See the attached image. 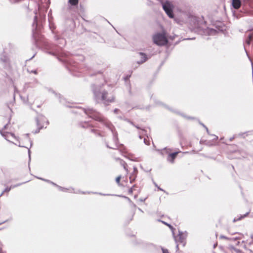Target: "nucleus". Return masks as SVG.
I'll use <instances>...</instances> for the list:
<instances>
[{
  "mask_svg": "<svg viewBox=\"0 0 253 253\" xmlns=\"http://www.w3.org/2000/svg\"><path fill=\"white\" fill-rule=\"evenodd\" d=\"M172 150V149L168 148L167 147H165L162 149L157 150V151H158L162 156L167 154V161L171 164H173L178 154L181 152L180 150H178L173 153H170V151H171Z\"/></svg>",
  "mask_w": 253,
  "mask_h": 253,
  "instance_id": "obj_5",
  "label": "nucleus"
},
{
  "mask_svg": "<svg viewBox=\"0 0 253 253\" xmlns=\"http://www.w3.org/2000/svg\"><path fill=\"white\" fill-rule=\"evenodd\" d=\"M4 192H3V191L1 192V193L0 194V197H1L3 194Z\"/></svg>",
  "mask_w": 253,
  "mask_h": 253,
  "instance_id": "obj_57",
  "label": "nucleus"
},
{
  "mask_svg": "<svg viewBox=\"0 0 253 253\" xmlns=\"http://www.w3.org/2000/svg\"><path fill=\"white\" fill-rule=\"evenodd\" d=\"M153 42L158 46H164L168 44L169 41L165 31L159 32L153 35Z\"/></svg>",
  "mask_w": 253,
  "mask_h": 253,
  "instance_id": "obj_4",
  "label": "nucleus"
},
{
  "mask_svg": "<svg viewBox=\"0 0 253 253\" xmlns=\"http://www.w3.org/2000/svg\"><path fill=\"white\" fill-rule=\"evenodd\" d=\"M0 63L3 65L4 68H8L10 66L9 60L7 56H3L0 57Z\"/></svg>",
  "mask_w": 253,
  "mask_h": 253,
  "instance_id": "obj_13",
  "label": "nucleus"
},
{
  "mask_svg": "<svg viewBox=\"0 0 253 253\" xmlns=\"http://www.w3.org/2000/svg\"><path fill=\"white\" fill-rule=\"evenodd\" d=\"M130 156H132V155H131V154H128L127 155H124V157H126V158H127L129 160H130V161H137L135 159H132L130 158Z\"/></svg>",
  "mask_w": 253,
  "mask_h": 253,
  "instance_id": "obj_32",
  "label": "nucleus"
},
{
  "mask_svg": "<svg viewBox=\"0 0 253 253\" xmlns=\"http://www.w3.org/2000/svg\"><path fill=\"white\" fill-rule=\"evenodd\" d=\"M219 238L220 239H225V240H230V241H236V240L237 239V237L232 238V237L226 236H225L223 235H221L219 237Z\"/></svg>",
  "mask_w": 253,
  "mask_h": 253,
  "instance_id": "obj_21",
  "label": "nucleus"
},
{
  "mask_svg": "<svg viewBox=\"0 0 253 253\" xmlns=\"http://www.w3.org/2000/svg\"><path fill=\"white\" fill-rule=\"evenodd\" d=\"M199 124H200L201 125H202L204 127H205V128H206V125H205L204 124H203V123H201L200 122H199Z\"/></svg>",
  "mask_w": 253,
  "mask_h": 253,
  "instance_id": "obj_50",
  "label": "nucleus"
},
{
  "mask_svg": "<svg viewBox=\"0 0 253 253\" xmlns=\"http://www.w3.org/2000/svg\"><path fill=\"white\" fill-rule=\"evenodd\" d=\"M129 178V180H130V183L133 182L135 180V179H136V177H135V176L132 177V175H130Z\"/></svg>",
  "mask_w": 253,
  "mask_h": 253,
  "instance_id": "obj_35",
  "label": "nucleus"
},
{
  "mask_svg": "<svg viewBox=\"0 0 253 253\" xmlns=\"http://www.w3.org/2000/svg\"><path fill=\"white\" fill-rule=\"evenodd\" d=\"M133 171L131 173L130 175H132V177H134L135 176V177H136L137 176V174L138 173V169H137V168L136 167H133Z\"/></svg>",
  "mask_w": 253,
  "mask_h": 253,
  "instance_id": "obj_25",
  "label": "nucleus"
},
{
  "mask_svg": "<svg viewBox=\"0 0 253 253\" xmlns=\"http://www.w3.org/2000/svg\"><path fill=\"white\" fill-rule=\"evenodd\" d=\"M135 186H136L135 185H133V186H132V187H131L130 189H129V190H128V193H129V194H132V192H133V188L134 187H135Z\"/></svg>",
  "mask_w": 253,
  "mask_h": 253,
  "instance_id": "obj_43",
  "label": "nucleus"
},
{
  "mask_svg": "<svg viewBox=\"0 0 253 253\" xmlns=\"http://www.w3.org/2000/svg\"><path fill=\"white\" fill-rule=\"evenodd\" d=\"M241 1L240 0H233L232 5L235 9H239L241 6Z\"/></svg>",
  "mask_w": 253,
  "mask_h": 253,
  "instance_id": "obj_18",
  "label": "nucleus"
},
{
  "mask_svg": "<svg viewBox=\"0 0 253 253\" xmlns=\"http://www.w3.org/2000/svg\"><path fill=\"white\" fill-rule=\"evenodd\" d=\"M90 131L91 132L93 133L96 136H100V137L103 136V135L100 132H99L98 131V130L97 129L91 128Z\"/></svg>",
  "mask_w": 253,
  "mask_h": 253,
  "instance_id": "obj_23",
  "label": "nucleus"
},
{
  "mask_svg": "<svg viewBox=\"0 0 253 253\" xmlns=\"http://www.w3.org/2000/svg\"><path fill=\"white\" fill-rule=\"evenodd\" d=\"M56 187L58 188V189L62 192H69L70 193H82V194H85L86 193L85 192H82L80 190H78V191H76L75 189L73 188H66L63 187H61L58 185L57 186H56Z\"/></svg>",
  "mask_w": 253,
  "mask_h": 253,
  "instance_id": "obj_12",
  "label": "nucleus"
},
{
  "mask_svg": "<svg viewBox=\"0 0 253 253\" xmlns=\"http://www.w3.org/2000/svg\"><path fill=\"white\" fill-rule=\"evenodd\" d=\"M158 221L162 222L165 225H167V226H168L169 228L171 230L172 232L173 233V231L175 230V229L170 224H169L165 221H162L161 219H158Z\"/></svg>",
  "mask_w": 253,
  "mask_h": 253,
  "instance_id": "obj_22",
  "label": "nucleus"
},
{
  "mask_svg": "<svg viewBox=\"0 0 253 253\" xmlns=\"http://www.w3.org/2000/svg\"><path fill=\"white\" fill-rule=\"evenodd\" d=\"M48 91L54 94L55 96L59 98L60 102L64 104L65 99L62 98L60 94L56 93L54 90H53L51 88L48 89Z\"/></svg>",
  "mask_w": 253,
  "mask_h": 253,
  "instance_id": "obj_17",
  "label": "nucleus"
},
{
  "mask_svg": "<svg viewBox=\"0 0 253 253\" xmlns=\"http://www.w3.org/2000/svg\"><path fill=\"white\" fill-rule=\"evenodd\" d=\"M46 182L48 183H50V184H51L52 185L54 186H57V184H56L55 183L51 181V180H46Z\"/></svg>",
  "mask_w": 253,
  "mask_h": 253,
  "instance_id": "obj_40",
  "label": "nucleus"
},
{
  "mask_svg": "<svg viewBox=\"0 0 253 253\" xmlns=\"http://www.w3.org/2000/svg\"><path fill=\"white\" fill-rule=\"evenodd\" d=\"M118 159L121 161V165L123 166L124 169H125V170L126 172H127L128 169H127V164L124 161H123V160H122V159H121L120 158H118Z\"/></svg>",
  "mask_w": 253,
  "mask_h": 253,
  "instance_id": "obj_24",
  "label": "nucleus"
},
{
  "mask_svg": "<svg viewBox=\"0 0 253 253\" xmlns=\"http://www.w3.org/2000/svg\"><path fill=\"white\" fill-rule=\"evenodd\" d=\"M137 55L140 58V59L137 60L135 63L133 64V65H135V66H134V69L137 68L138 65L144 63L149 58L147 54L144 52H138Z\"/></svg>",
  "mask_w": 253,
  "mask_h": 253,
  "instance_id": "obj_8",
  "label": "nucleus"
},
{
  "mask_svg": "<svg viewBox=\"0 0 253 253\" xmlns=\"http://www.w3.org/2000/svg\"><path fill=\"white\" fill-rule=\"evenodd\" d=\"M32 72L35 74H37V71L36 70L32 71Z\"/></svg>",
  "mask_w": 253,
  "mask_h": 253,
  "instance_id": "obj_52",
  "label": "nucleus"
},
{
  "mask_svg": "<svg viewBox=\"0 0 253 253\" xmlns=\"http://www.w3.org/2000/svg\"><path fill=\"white\" fill-rule=\"evenodd\" d=\"M11 189V187H10V186L9 187L7 186L4 189V190H3V192L6 193V195L7 196L8 193L10 191Z\"/></svg>",
  "mask_w": 253,
  "mask_h": 253,
  "instance_id": "obj_31",
  "label": "nucleus"
},
{
  "mask_svg": "<svg viewBox=\"0 0 253 253\" xmlns=\"http://www.w3.org/2000/svg\"><path fill=\"white\" fill-rule=\"evenodd\" d=\"M195 39V38H191V39H190V38H188V39H184V40H193V39Z\"/></svg>",
  "mask_w": 253,
  "mask_h": 253,
  "instance_id": "obj_60",
  "label": "nucleus"
},
{
  "mask_svg": "<svg viewBox=\"0 0 253 253\" xmlns=\"http://www.w3.org/2000/svg\"><path fill=\"white\" fill-rule=\"evenodd\" d=\"M10 120H11V117H10L8 119V123L4 126L3 129H5L7 128L8 124L10 123Z\"/></svg>",
  "mask_w": 253,
  "mask_h": 253,
  "instance_id": "obj_36",
  "label": "nucleus"
},
{
  "mask_svg": "<svg viewBox=\"0 0 253 253\" xmlns=\"http://www.w3.org/2000/svg\"><path fill=\"white\" fill-rule=\"evenodd\" d=\"M28 181H25V182H22V183H18V184H15V185H12L10 186V187H11V189L12 188H14L15 187H17L18 186H19L23 184H25L26 183H27Z\"/></svg>",
  "mask_w": 253,
  "mask_h": 253,
  "instance_id": "obj_29",
  "label": "nucleus"
},
{
  "mask_svg": "<svg viewBox=\"0 0 253 253\" xmlns=\"http://www.w3.org/2000/svg\"><path fill=\"white\" fill-rule=\"evenodd\" d=\"M176 251H178L179 250V247H178V244H177V245L176 246Z\"/></svg>",
  "mask_w": 253,
  "mask_h": 253,
  "instance_id": "obj_53",
  "label": "nucleus"
},
{
  "mask_svg": "<svg viewBox=\"0 0 253 253\" xmlns=\"http://www.w3.org/2000/svg\"><path fill=\"white\" fill-rule=\"evenodd\" d=\"M35 55H36V53H35V54H34L33 55V56H32L31 58H30V59H29V60H31V59H32V58H33L35 56Z\"/></svg>",
  "mask_w": 253,
  "mask_h": 253,
  "instance_id": "obj_61",
  "label": "nucleus"
},
{
  "mask_svg": "<svg viewBox=\"0 0 253 253\" xmlns=\"http://www.w3.org/2000/svg\"><path fill=\"white\" fill-rule=\"evenodd\" d=\"M218 136L214 134L208 133L207 134V143L209 146H212L216 144L217 142Z\"/></svg>",
  "mask_w": 253,
  "mask_h": 253,
  "instance_id": "obj_10",
  "label": "nucleus"
},
{
  "mask_svg": "<svg viewBox=\"0 0 253 253\" xmlns=\"http://www.w3.org/2000/svg\"><path fill=\"white\" fill-rule=\"evenodd\" d=\"M35 15L32 24V38L33 43L37 48H41L43 51L52 56L59 54L62 47L66 44L64 39L58 35L54 36V39L56 43L52 44L49 43L46 39L42 35L43 30V23L45 21V14L40 13L38 14L36 10L34 11Z\"/></svg>",
  "mask_w": 253,
  "mask_h": 253,
  "instance_id": "obj_1",
  "label": "nucleus"
},
{
  "mask_svg": "<svg viewBox=\"0 0 253 253\" xmlns=\"http://www.w3.org/2000/svg\"><path fill=\"white\" fill-rule=\"evenodd\" d=\"M153 183L154 184V185L158 188V190L161 191H164L163 189L160 188L154 180H153Z\"/></svg>",
  "mask_w": 253,
  "mask_h": 253,
  "instance_id": "obj_37",
  "label": "nucleus"
},
{
  "mask_svg": "<svg viewBox=\"0 0 253 253\" xmlns=\"http://www.w3.org/2000/svg\"><path fill=\"white\" fill-rule=\"evenodd\" d=\"M28 157H29L28 165H29V168L30 169V161H31V151L30 150V148H28Z\"/></svg>",
  "mask_w": 253,
  "mask_h": 253,
  "instance_id": "obj_33",
  "label": "nucleus"
},
{
  "mask_svg": "<svg viewBox=\"0 0 253 253\" xmlns=\"http://www.w3.org/2000/svg\"><path fill=\"white\" fill-rule=\"evenodd\" d=\"M36 125L37 126V128L34 131H33V132L34 134L39 133L40 132V130L42 129L43 127V125L42 124H41V123H39L38 120H37V123H36Z\"/></svg>",
  "mask_w": 253,
  "mask_h": 253,
  "instance_id": "obj_20",
  "label": "nucleus"
},
{
  "mask_svg": "<svg viewBox=\"0 0 253 253\" xmlns=\"http://www.w3.org/2000/svg\"><path fill=\"white\" fill-rule=\"evenodd\" d=\"M118 118H119L120 119H122V117L121 116L118 117Z\"/></svg>",
  "mask_w": 253,
  "mask_h": 253,
  "instance_id": "obj_64",
  "label": "nucleus"
},
{
  "mask_svg": "<svg viewBox=\"0 0 253 253\" xmlns=\"http://www.w3.org/2000/svg\"><path fill=\"white\" fill-rule=\"evenodd\" d=\"M188 235V232L187 231L182 232L181 231H178V239H175V241L176 243H179V244H181L182 247H185L186 241V239Z\"/></svg>",
  "mask_w": 253,
  "mask_h": 253,
  "instance_id": "obj_9",
  "label": "nucleus"
},
{
  "mask_svg": "<svg viewBox=\"0 0 253 253\" xmlns=\"http://www.w3.org/2000/svg\"><path fill=\"white\" fill-rule=\"evenodd\" d=\"M99 195H104V196H106V195H109V194H102L101 193H98Z\"/></svg>",
  "mask_w": 253,
  "mask_h": 253,
  "instance_id": "obj_54",
  "label": "nucleus"
},
{
  "mask_svg": "<svg viewBox=\"0 0 253 253\" xmlns=\"http://www.w3.org/2000/svg\"><path fill=\"white\" fill-rule=\"evenodd\" d=\"M44 122H46V124L47 125H49V121L47 119L46 120V121Z\"/></svg>",
  "mask_w": 253,
  "mask_h": 253,
  "instance_id": "obj_55",
  "label": "nucleus"
},
{
  "mask_svg": "<svg viewBox=\"0 0 253 253\" xmlns=\"http://www.w3.org/2000/svg\"><path fill=\"white\" fill-rule=\"evenodd\" d=\"M144 143L147 145H150V142H147L146 141V138H144Z\"/></svg>",
  "mask_w": 253,
  "mask_h": 253,
  "instance_id": "obj_47",
  "label": "nucleus"
},
{
  "mask_svg": "<svg viewBox=\"0 0 253 253\" xmlns=\"http://www.w3.org/2000/svg\"><path fill=\"white\" fill-rule=\"evenodd\" d=\"M66 68L69 70V71L70 72H71V73H72V71L74 70L73 69L74 68V66H72L70 63V64H68V63L66 64Z\"/></svg>",
  "mask_w": 253,
  "mask_h": 253,
  "instance_id": "obj_26",
  "label": "nucleus"
},
{
  "mask_svg": "<svg viewBox=\"0 0 253 253\" xmlns=\"http://www.w3.org/2000/svg\"><path fill=\"white\" fill-rule=\"evenodd\" d=\"M206 142V140L202 139H201V140L200 141V144H204Z\"/></svg>",
  "mask_w": 253,
  "mask_h": 253,
  "instance_id": "obj_48",
  "label": "nucleus"
},
{
  "mask_svg": "<svg viewBox=\"0 0 253 253\" xmlns=\"http://www.w3.org/2000/svg\"><path fill=\"white\" fill-rule=\"evenodd\" d=\"M126 121L129 123H130L132 125H133V126H134L135 127H136L137 128L139 129V127L137 126H135L134 125V124H133V122H131L130 120H128V119H126Z\"/></svg>",
  "mask_w": 253,
  "mask_h": 253,
  "instance_id": "obj_41",
  "label": "nucleus"
},
{
  "mask_svg": "<svg viewBox=\"0 0 253 253\" xmlns=\"http://www.w3.org/2000/svg\"><path fill=\"white\" fill-rule=\"evenodd\" d=\"M161 248L163 253H169L168 250L165 249L162 247H161Z\"/></svg>",
  "mask_w": 253,
  "mask_h": 253,
  "instance_id": "obj_38",
  "label": "nucleus"
},
{
  "mask_svg": "<svg viewBox=\"0 0 253 253\" xmlns=\"http://www.w3.org/2000/svg\"><path fill=\"white\" fill-rule=\"evenodd\" d=\"M37 178L39 179H41L42 181H45L46 182V180H48V179H44V178H43L42 177H38V176H35Z\"/></svg>",
  "mask_w": 253,
  "mask_h": 253,
  "instance_id": "obj_44",
  "label": "nucleus"
},
{
  "mask_svg": "<svg viewBox=\"0 0 253 253\" xmlns=\"http://www.w3.org/2000/svg\"><path fill=\"white\" fill-rule=\"evenodd\" d=\"M102 141L105 143V145L107 148H109V149H116V148H113V147H111L109 146L108 142L106 141L105 139H103Z\"/></svg>",
  "mask_w": 253,
  "mask_h": 253,
  "instance_id": "obj_30",
  "label": "nucleus"
},
{
  "mask_svg": "<svg viewBox=\"0 0 253 253\" xmlns=\"http://www.w3.org/2000/svg\"><path fill=\"white\" fill-rule=\"evenodd\" d=\"M237 247L235 248V250L237 253H251V250L249 248L250 244L246 245L244 241L237 242Z\"/></svg>",
  "mask_w": 253,
  "mask_h": 253,
  "instance_id": "obj_6",
  "label": "nucleus"
},
{
  "mask_svg": "<svg viewBox=\"0 0 253 253\" xmlns=\"http://www.w3.org/2000/svg\"><path fill=\"white\" fill-rule=\"evenodd\" d=\"M103 84L101 85L92 84L91 85V88L93 94V98L96 103H99L100 101H102L103 103L106 106L109 103L113 102L115 97L112 96L111 98H107L108 93L107 90L103 89Z\"/></svg>",
  "mask_w": 253,
  "mask_h": 253,
  "instance_id": "obj_3",
  "label": "nucleus"
},
{
  "mask_svg": "<svg viewBox=\"0 0 253 253\" xmlns=\"http://www.w3.org/2000/svg\"><path fill=\"white\" fill-rule=\"evenodd\" d=\"M36 111V113L37 114V116L36 118V123H37V120H38L39 123H41V124H42V123H43V122H44L46 121V117L43 115H42V114L38 113V112L36 111Z\"/></svg>",
  "mask_w": 253,
  "mask_h": 253,
  "instance_id": "obj_14",
  "label": "nucleus"
},
{
  "mask_svg": "<svg viewBox=\"0 0 253 253\" xmlns=\"http://www.w3.org/2000/svg\"><path fill=\"white\" fill-rule=\"evenodd\" d=\"M146 199V198H144V199H139V201H140V202H144V201H145Z\"/></svg>",
  "mask_w": 253,
  "mask_h": 253,
  "instance_id": "obj_51",
  "label": "nucleus"
},
{
  "mask_svg": "<svg viewBox=\"0 0 253 253\" xmlns=\"http://www.w3.org/2000/svg\"><path fill=\"white\" fill-rule=\"evenodd\" d=\"M190 20L191 23L193 24V26L195 27H199L200 25L202 23L206 24V21H202L201 18L196 16H191L190 17Z\"/></svg>",
  "mask_w": 253,
  "mask_h": 253,
  "instance_id": "obj_11",
  "label": "nucleus"
},
{
  "mask_svg": "<svg viewBox=\"0 0 253 253\" xmlns=\"http://www.w3.org/2000/svg\"><path fill=\"white\" fill-rule=\"evenodd\" d=\"M155 103L156 104L159 105H162V106H164L165 108H166L168 110H169V111H171V112H173L174 113L180 115V116H181L183 117H184L185 118H186L187 119H189V120H194V119H196L195 118L193 117H190V116H186L185 114H184L183 113H181L180 112H179V111H177L176 110L173 109L172 108L169 107V106H168L166 104H164L163 103H162L160 101L155 100Z\"/></svg>",
  "mask_w": 253,
  "mask_h": 253,
  "instance_id": "obj_7",
  "label": "nucleus"
},
{
  "mask_svg": "<svg viewBox=\"0 0 253 253\" xmlns=\"http://www.w3.org/2000/svg\"><path fill=\"white\" fill-rule=\"evenodd\" d=\"M83 110L84 113L89 118L101 123L112 132L113 134V140L116 146L118 147L119 145L118 134L116 130L115 127L112 123L105 118L101 113L92 108H84Z\"/></svg>",
  "mask_w": 253,
  "mask_h": 253,
  "instance_id": "obj_2",
  "label": "nucleus"
},
{
  "mask_svg": "<svg viewBox=\"0 0 253 253\" xmlns=\"http://www.w3.org/2000/svg\"><path fill=\"white\" fill-rule=\"evenodd\" d=\"M7 221V220H5V221H3L2 222H0V225L2 224V223H4L6 222Z\"/></svg>",
  "mask_w": 253,
  "mask_h": 253,
  "instance_id": "obj_58",
  "label": "nucleus"
},
{
  "mask_svg": "<svg viewBox=\"0 0 253 253\" xmlns=\"http://www.w3.org/2000/svg\"><path fill=\"white\" fill-rule=\"evenodd\" d=\"M251 39V37H250V40H249L248 41H247L248 44H250V41Z\"/></svg>",
  "mask_w": 253,
  "mask_h": 253,
  "instance_id": "obj_59",
  "label": "nucleus"
},
{
  "mask_svg": "<svg viewBox=\"0 0 253 253\" xmlns=\"http://www.w3.org/2000/svg\"><path fill=\"white\" fill-rule=\"evenodd\" d=\"M29 135H30L29 133H26V134H24V136L30 142V148H31L32 147V145H33V142L31 140V139L29 138Z\"/></svg>",
  "mask_w": 253,
  "mask_h": 253,
  "instance_id": "obj_27",
  "label": "nucleus"
},
{
  "mask_svg": "<svg viewBox=\"0 0 253 253\" xmlns=\"http://www.w3.org/2000/svg\"><path fill=\"white\" fill-rule=\"evenodd\" d=\"M121 175H119L118 176V177H116V182L118 183V184H119L120 183V180H121Z\"/></svg>",
  "mask_w": 253,
  "mask_h": 253,
  "instance_id": "obj_39",
  "label": "nucleus"
},
{
  "mask_svg": "<svg viewBox=\"0 0 253 253\" xmlns=\"http://www.w3.org/2000/svg\"><path fill=\"white\" fill-rule=\"evenodd\" d=\"M79 125L81 127L85 128L89 127H92L93 126L89 124L88 122L84 121L82 122L79 123Z\"/></svg>",
  "mask_w": 253,
  "mask_h": 253,
  "instance_id": "obj_19",
  "label": "nucleus"
},
{
  "mask_svg": "<svg viewBox=\"0 0 253 253\" xmlns=\"http://www.w3.org/2000/svg\"><path fill=\"white\" fill-rule=\"evenodd\" d=\"M131 204H132V206H134V207H136V205H135L134 204H133L132 202V203H131Z\"/></svg>",
  "mask_w": 253,
  "mask_h": 253,
  "instance_id": "obj_63",
  "label": "nucleus"
},
{
  "mask_svg": "<svg viewBox=\"0 0 253 253\" xmlns=\"http://www.w3.org/2000/svg\"><path fill=\"white\" fill-rule=\"evenodd\" d=\"M68 21L69 22H71L73 25H74L75 22H74V20L72 18H69V19H68Z\"/></svg>",
  "mask_w": 253,
  "mask_h": 253,
  "instance_id": "obj_45",
  "label": "nucleus"
},
{
  "mask_svg": "<svg viewBox=\"0 0 253 253\" xmlns=\"http://www.w3.org/2000/svg\"><path fill=\"white\" fill-rule=\"evenodd\" d=\"M68 9H71L73 7H77L79 3V0H68Z\"/></svg>",
  "mask_w": 253,
  "mask_h": 253,
  "instance_id": "obj_15",
  "label": "nucleus"
},
{
  "mask_svg": "<svg viewBox=\"0 0 253 253\" xmlns=\"http://www.w3.org/2000/svg\"><path fill=\"white\" fill-rule=\"evenodd\" d=\"M249 214V212H247L246 214H244L243 215H241L239 218L236 219V218H234V219L233 220V221L234 222H235V221H238V220H241L242 219H243V218L245 217L246 216H247Z\"/></svg>",
  "mask_w": 253,
  "mask_h": 253,
  "instance_id": "obj_28",
  "label": "nucleus"
},
{
  "mask_svg": "<svg viewBox=\"0 0 253 253\" xmlns=\"http://www.w3.org/2000/svg\"><path fill=\"white\" fill-rule=\"evenodd\" d=\"M131 75H127L126 76V77H124V80L126 82L127 81H128L129 80V78L130 77Z\"/></svg>",
  "mask_w": 253,
  "mask_h": 253,
  "instance_id": "obj_42",
  "label": "nucleus"
},
{
  "mask_svg": "<svg viewBox=\"0 0 253 253\" xmlns=\"http://www.w3.org/2000/svg\"><path fill=\"white\" fill-rule=\"evenodd\" d=\"M10 133V134L12 137H14V138H16V136H15V134H14L13 133L10 132V133Z\"/></svg>",
  "mask_w": 253,
  "mask_h": 253,
  "instance_id": "obj_49",
  "label": "nucleus"
},
{
  "mask_svg": "<svg viewBox=\"0 0 253 253\" xmlns=\"http://www.w3.org/2000/svg\"><path fill=\"white\" fill-rule=\"evenodd\" d=\"M115 196H118L119 197H122L125 198L127 200V201H128L130 203H132V201L130 200V199L127 197H126L125 196H123V195H115Z\"/></svg>",
  "mask_w": 253,
  "mask_h": 253,
  "instance_id": "obj_34",
  "label": "nucleus"
},
{
  "mask_svg": "<svg viewBox=\"0 0 253 253\" xmlns=\"http://www.w3.org/2000/svg\"><path fill=\"white\" fill-rule=\"evenodd\" d=\"M113 112L115 114H118L119 112H120V110L119 109H117V108H115L114 110H113Z\"/></svg>",
  "mask_w": 253,
  "mask_h": 253,
  "instance_id": "obj_46",
  "label": "nucleus"
},
{
  "mask_svg": "<svg viewBox=\"0 0 253 253\" xmlns=\"http://www.w3.org/2000/svg\"><path fill=\"white\" fill-rule=\"evenodd\" d=\"M119 145H120L121 148H122V147L124 148V145L123 144H120Z\"/></svg>",
  "mask_w": 253,
  "mask_h": 253,
  "instance_id": "obj_56",
  "label": "nucleus"
},
{
  "mask_svg": "<svg viewBox=\"0 0 253 253\" xmlns=\"http://www.w3.org/2000/svg\"><path fill=\"white\" fill-rule=\"evenodd\" d=\"M18 146L20 147H25V146H22V145H18Z\"/></svg>",
  "mask_w": 253,
  "mask_h": 253,
  "instance_id": "obj_62",
  "label": "nucleus"
},
{
  "mask_svg": "<svg viewBox=\"0 0 253 253\" xmlns=\"http://www.w3.org/2000/svg\"><path fill=\"white\" fill-rule=\"evenodd\" d=\"M145 247L148 250L150 251H154L157 249V246L155 245L150 243H146L144 244Z\"/></svg>",
  "mask_w": 253,
  "mask_h": 253,
  "instance_id": "obj_16",
  "label": "nucleus"
}]
</instances>
